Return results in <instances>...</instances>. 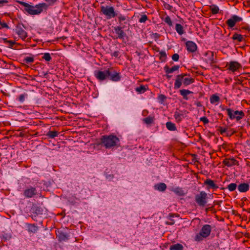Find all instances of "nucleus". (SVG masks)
<instances>
[{
	"mask_svg": "<svg viewBox=\"0 0 250 250\" xmlns=\"http://www.w3.org/2000/svg\"><path fill=\"white\" fill-rule=\"evenodd\" d=\"M179 56L178 54L175 53V54H174L172 56V59L174 61H178L179 60Z\"/></svg>",
	"mask_w": 250,
	"mask_h": 250,
	"instance_id": "nucleus-47",
	"label": "nucleus"
},
{
	"mask_svg": "<svg viewBox=\"0 0 250 250\" xmlns=\"http://www.w3.org/2000/svg\"><path fill=\"white\" fill-rule=\"evenodd\" d=\"M183 247L180 244H176L174 245H172L170 246L169 250H183Z\"/></svg>",
	"mask_w": 250,
	"mask_h": 250,
	"instance_id": "nucleus-31",
	"label": "nucleus"
},
{
	"mask_svg": "<svg viewBox=\"0 0 250 250\" xmlns=\"http://www.w3.org/2000/svg\"><path fill=\"white\" fill-rule=\"evenodd\" d=\"M123 27L120 26H115L114 28L115 33L118 35V37L116 38H119L123 39L125 36V33L123 30Z\"/></svg>",
	"mask_w": 250,
	"mask_h": 250,
	"instance_id": "nucleus-17",
	"label": "nucleus"
},
{
	"mask_svg": "<svg viewBox=\"0 0 250 250\" xmlns=\"http://www.w3.org/2000/svg\"><path fill=\"white\" fill-rule=\"evenodd\" d=\"M207 193L202 191L195 196V201L199 206L204 207L207 203Z\"/></svg>",
	"mask_w": 250,
	"mask_h": 250,
	"instance_id": "nucleus-7",
	"label": "nucleus"
},
{
	"mask_svg": "<svg viewBox=\"0 0 250 250\" xmlns=\"http://www.w3.org/2000/svg\"><path fill=\"white\" fill-rule=\"evenodd\" d=\"M164 6H165V7L168 10H171V9L172 8V6L170 5H169V4H167V3H165L164 4Z\"/></svg>",
	"mask_w": 250,
	"mask_h": 250,
	"instance_id": "nucleus-51",
	"label": "nucleus"
},
{
	"mask_svg": "<svg viewBox=\"0 0 250 250\" xmlns=\"http://www.w3.org/2000/svg\"><path fill=\"white\" fill-rule=\"evenodd\" d=\"M237 188V185L235 183H231L228 186L227 188L230 191H234Z\"/></svg>",
	"mask_w": 250,
	"mask_h": 250,
	"instance_id": "nucleus-38",
	"label": "nucleus"
},
{
	"mask_svg": "<svg viewBox=\"0 0 250 250\" xmlns=\"http://www.w3.org/2000/svg\"><path fill=\"white\" fill-rule=\"evenodd\" d=\"M180 93L185 100H188V95L192 93V92L189 90L181 89L180 90Z\"/></svg>",
	"mask_w": 250,
	"mask_h": 250,
	"instance_id": "nucleus-24",
	"label": "nucleus"
},
{
	"mask_svg": "<svg viewBox=\"0 0 250 250\" xmlns=\"http://www.w3.org/2000/svg\"><path fill=\"white\" fill-rule=\"evenodd\" d=\"M147 16L146 15H143L139 19V21L141 23H144L147 20Z\"/></svg>",
	"mask_w": 250,
	"mask_h": 250,
	"instance_id": "nucleus-45",
	"label": "nucleus"
},
{
	"mask_svg": "<svg viewBox=\"0 0 250 250\" xmlns=\"http://www.w3.org/2000/svg\"><path fill=\"white\" fill-rule=\"evenodd\" d=\"M220 100L219 96L213 94L210 98V102L211 104H215L218 103Z\"/></svg>",
	"mask_w": 250,
	"mask_h": 250,
	"instance_id": "nucleus-35",
	"label": "nucleus"
},
{
	"mask_svg": "<svg viewBox=\"0 0 250 250\" xmlns=\"http://www.w3.org/2000/svg\"><path fill=\"white\" fill-rule=\"evenodd\" d=\"M112 55L115 57H117L119 55V52L115 51L114 52H113Z\"/></svg>",
	"mask_w": 250,
	"mask_h": 250,
	"instance_id": "nucleus-53",
	"label": "nucleus"
},
{
	"mask_svg": "<svg viewBox=\"0 0 250 250\" xmlns=\"http://www.w3.org/2000/svg\"><path fill=\"white\" fill-rule=\"evenodd\" d=\"M120 142L119 139L115 135H103L100 139V144L106 148H111L117 146Z\"/></svg>",
	"mask_w": 250,
	"mask_h": 250,
	"instance_id": "nucleus-2",
	"label": "nucleus"
},
{
	"mask_svg": "<svg viewBox=\"0 0 250 250\" xmlns=\"http://www.w3.org/2000/svg\"><path fill=\"white\" fill-rule=\"evenodd\" d=\"M37 193V189L35 188L30 187L26 189L23 192V194L26 198H32Z\"/></svg>",
	"mask_w": 250,
	"mask_h": 250,
	"instance_id": "nucleus-15",
	"label": "nucleus"
},
{
	"mask_svg": "<svg viewBox=\"0 0 250 250\" xmlns=\"http://www.w3.org/2000/svg\"><path fill=\"white\" fill-rule=\"evenodd\" d=\"M26 226L27 227L28 232L30 233H35L38 229V227L35 224H26Z\"/></svg>",
	"mask_w": 250,
	"mask_h": 250,
	"instance_id": "nucleus-21",
	"label": "nucleus"
},
{
	"mask_svg": "<svg viewBox=\"0 0 250 250\" xmlns=\"http://www.w3.org/2000/svg\"><path fill=\"white\" fill-rule=\"evenodd\" d=\"M227 113L231 120L236 119L237 121H239L245 116V113L243 111L236 110L233 112L231 108H227Z\"/></svg>",
	"mask_w": 250,
	"mask_h": 250,
	"instance_id": "nucleus-6",
	"label": "nucleus"
},
{
	"mask_svg": "<svg viewBox=\"0 0 250 250\" xmlns=\"http://www.w3.org/2000/svg\"><path fill=\"white\" fill-rule=\"evenodd\" d=\"M166 99V97L164 95L161 94L158 96V100L161 102H164Z\"/></svg>",
	"mask_w": 250,
	"mask_h": 250,
	"instance_id": "nucleus-46",
	"label": "nucleus"
},
{
	"mask_svg": "<svg viewBox=\"0 0 250 250\" xmlns=\"http://www.w3.org/2000/svg\"><path fill=\"white\" fill-rule=\"evenodd\" d=\"M228 65L229 66L228 69L233 72L237 71L242 67L241 64L236 61H231Z\"/></svg>",
	"mask_w": 250,
	"mask_h": 250,
	"instance_id": "nucleus-12",
	"label": "nucleus"
},
{
	"mask_svg": "<svg viewBox=\"0 0 250 250\" xmlns=\"http://www.w3.org/2000/svg\"><path fill=\"white\" fill-rule=\"evenodd\" d=\"M166 127L170 131H175L176 130L175 125L170 122L166 123Z\"/></svg>",
	"mask_w": 250,
	"mask_h": 250,
	"instance_id": "nucleus-28",
	"label": "nucleus"
},
{
	"mask_svg": "<svg viewBox=\"0 0 250 250\" xmlns=\"http://www.w3.org/2000/svg\"><path fill=\"white\" fill-rule=\"evenodd\" d=\"M204 184L208 186V188L215 189L218 188V186L215 184L214 181L210 179H207Z\"/></svg>",
	"mask_w": 250,
	"mask_h": 250,
	"instance_id": "nucleus-19",
	"label": "nucleus"
},
{
	"mask_svg": "<svg viewBox=\"0 0 250 250\" xmlns=\"http://www.w3.org/2000/svg\"><path fill=\"white\" fill-rule=\"evenodd\" d=\"M179 68V65H174L171 68H169L168 66L166 65L164 67V70L167 74L171 73L174 71L178 70Z\"/></svg>",
	"mask_w": 250,
	"mask_h": 250,
	"instance_id": "nucleus-22",
	"label": "nucleus"
},
{
	"mask_svg": "<svg viewBox=\"0 0 250 250\" xmlns=\"http://www.w3.org/2000/svg\"><path fill=\"white\" fill-rule=\"evenodd\" d=\"M27 96L28 95L27 93H24L20 95L17 99L20 102L23 103L25 101V98H27Z\"/></svg>",
	"mask_w": 250,
	"mask_h": 250,
	"instance_id": "nucleus-37",
	"label": "nucleus"
},
{
	"mask_svg": "<svg viewBox=\"0 0 250 250\" xmlns=\"http://www.w3.org/2000/svg\"><path fill=\"white\" fill-rule=\"evenodd\" d=\"M163 20L168 26H172V22L169 16H167L165 18L163 19Z\"/></svg>",
	"mask_w": 250,
	"mask_h": 250,
	"instance_id": "nucleus-40",
	"label": "nucleus"
},
{
	"mask_svg": "<svg viewBox=\"0 0 250 250\" xmlns=\"http://www.w3.org/2000/svg\"><path fill=\"white\" fill-rule=\"evenodd\" d=\"M135 90L139 93H144L146 90V88L145 85H141L136 87Z\"/></svg>",
	"mask_w": 250,
	"mask_h": 250,
	"instance_id": "nucleus-36",
	"label": "nucleus"
},
{
	"mask_svg": "<svg viewBox=\"0 0 250 250\" xmlns=\"http://www.w3.org/2000/svg\"><path fill=\"white\" fill-rule=\"evenodd\" d=\"M46 2V4L47 5V8L48 6H52L54 5L58 0H43Z\"/></svg>",
	"mask_w": 250,
	"mask_h": 250,
	"instance_id": "nucleus-42",
	"label": "nucleus"
},
{
	"mask_svg": "<svg viewBox=\"0 0 250 250\" xmlns=\"http://www.w3.org/2000/svg\"><path fill=\"white\" fill-rule=\"evenodd\" d=\"M232 39L237 42H241L245 40L243 36L238 33H234L232 37Z\"/></svg>",
	"mask_w": 250,
	"mask_h": 250,
	"instance_id": "nucleus-25",
	"label": "nucleus"
},
{
	"mask_svg": "<svg viewBox=\"0 0 250 250\" xmlns=\"http://www.w3.org/2000/svg\"><path fill=\"white\" fill-rule=\"evenodd\" d=\"M8 2V1L6 0H0V4L6 3Z\"/></svg>",
	"mask_w": 250,
	"mask_h": 250,
	"instance_id": "nucleus-54",
	"label": "nucleus"
},
{
	"mask_svg": "<svg viewBox=\"0 0 250 250\" xmlns=\"http://www.w3.org/2000/svg\"><path fill=\"white\" fill-rule=\"evenodd\" d=\"M167 78L168 79H170L171 77V75H169L168 74H167V75L166 76Z\"/></svg>",
	"mask_w": 250,
	"mask_h": 250,
	"instance_id": "nucleus-58",
	"label": "nucleus"
},
{
	"mask_svg": "<svg viewBox=\"0 0 250 250\" xmlns=\"http://www.w3.org/2000/svg\"><path fill=\"white\" fill-rule=\"evenodd\" d=\"M223 164L228 167H231L234 165H238V162L233 158L225 159L223 161Z\"/></svg>",
	"mask_w": 250,
	"mask_h": 250,
	"instance_id": "nucleus-18",
	"label": "nucleus"
},
{
	"mask_svg": "<svg viewBox=\"0 0 250 250\" xmlns=\"http://www.w3.org/2000/svg\"><path fill=\"white\" fill-rule=\"evenodd\" d=\"M119 23H121L122 21L126 20V17L122 14H118L117 16Z\"/></svg>",
	"mask_w": 250,
	"mask_h": 250,
	"instance_id": "nucleus-44",
	"label": "nucleus"
},
{
	"mask_svg": "<svg viewBox=\"0 0 250 250\" xmlns=\"http://www.w3.org/2000/svg\"><path fill=\"white\" fill-rule=\"evenodd\" d=\"M206 55H208V58L207 60V61L210 64L213 63L214 62V59H213V53L211 51H208L206 54Z\"/></svg>",
	"mask_w": 250,
	"mask_h": 250,
	"instance_id": "nucleus-27",
	"label": "nucleus"
},
{
	"mask_svg": "<svg viewBox=\"0 0 250 250\" xmlns=\"http://www.w3.org/2000/svg\"><path fill=\"white\" fill-rule=\"evenodd\" d=\"M154 188L160 191L163 192L167 188V185L164 183H160L154 186Z\"/></svg>",
	"mask_w": 250,
	"mask_h": 250,
	"instance_id": "nucleus-23",
	"label": "nucleus"
},
{
	"mask_svg": "<svg viewBox=\"0 0 250 250\" xmlns=\"http://www.w3.org/2000/svg\"><path fill=\"white\" fill-rule=\"evenodd\" d=\"M109 78L110 80L113 82H118L121 80V75L120 73L116 71L113 68H109Z\"/></svg>",
	"mask_w": 250,
	"mask_h": 250,
	"instance_id": "nucleus-11",
	"label": "nucleus"
},
{
	"mask_svg": "<svg viewBox=\"0 0 250 250\" xmlns=\"http://www.w3.org/2000/svg\"><path fill=\"white\" fill-rule=\"evenodd\" d=\"M42 55V59L47 62L50 61L52 59L50 54L49 53H45Z\"/></svg>",
	"mask_w": 250,
	"mask_h": 250,
	"instance_id": "nucleus-41",
	"label": "nucleus"
},
{
	"mask_svg": "<svg viewBox=\"0 0 250 250\" xmlns=\"http://www.w3.org/2000/svg\"><path fill=\"white\" fill-rule=\"evenodd\" d=\"M167 58V54L165 51L160 52V59L162 62H165Z\"/></svg>",
	"mask_w": 250,
	"mask_h": 250,
	"instance_id": "nucleus-43",
	"label": "nucleus"
},
{
	"mask_svg": "<svg viewBox=\"0 0 250 250\" xmlns=\"http://www.w3.org/2000/svg\"><path fill=\"white\" fill-rule=\"evenodd\" d=\"M101 13L105 16L107 19H111L117 17L118 13L116 12L115 8L112 6H101Z\"/></svg>",
	"mask_w": 250,
	"mask_h": 250,
	"instance_id": "nucleus-5",
	"label": "nucleus"
},
{
	"mask_svg": "<svg viewBox=\"0 0 250 250\" xmlns=\"http://www.w3.org/2000/svg\"><path fill=\"white\" fill-rule=\"evenodd\" d=\"M172 191L179 196H182L184 195V191L181 188L176 187L173 189Z\"/></svg>",
	"mask_w": 250,
	"mask_h": 250,
	"instance_id": "nucleus-32",
	"label": "nucleus"
},
{
	"mask_svg": "<svg viewBox=\"0 0 250 250\" xmlns=\"http://www.w3.org/2000/svg\"><path fill=\"white\" fill-rule=\"evenodd\" d=\"M250 186L247 183H241L238 186V189L240 192H245L249 190Z\"/></svg>",
	"mask_w": 250,
	"mask_h": 250,
	"instance_id": "nucleus-20",
	"label": "nucleus"
},
{
	"mask_svg": "<svg viewBox=\"0 0 250 250\" xmlns=\"http://www.w3.org/2000/svg\"><path fill=\"white\" fill-rule=\"evenodd\" d=\"M188 112L186 111H175L174 114V117L177 123L180 122L183 119L187 116Z\"/></svg>",
	"mask_w": 250,
	"mask_h": 250,
	"instance_id": "nucleus-13",
	"label": "nucleus"
},
{
	"mask_svg": "<svg viewBox=\"0 0 250 250\" xmlns=\"http://www.w3.org/2000/svg\"><path fill=\"white\" fill-rule=\"evenodd\" d=\"M242 20L241 17L237 15H233L230 19L227 21L226 23L229 27L232 28L237 22L241 21Z\"/></svg>",
	"mask_w": 250,
	"mask_h": 250,
	"instance_id": "nucleus-10",
	"label": "nucleus"
},
{
	"mask_svg": "<svg viewBox=\"0 0 250 250\" xmlns=\"http://www.w3.org/2000/svg\"><path fill=\"white\" fill-rule=\"evenodd\" d=\"M17 2L24 6V10L30 15H39L43 11V9H47V5L43 2L37 4L35 6L20 0H18Z\"/></svg>",
	"mask_w": 250,
	"mask_h": 250,
	"instance_id": "nucleus-1",
	"label": "nucleus"
},
{
	"mask_svg": "<svg viewBox=\"0 0 250 250\" xmlns=\"http://www.w3.org/2000/svg\"><path fill=\"white\" fill-rule=\"evenodd\" d=\"M209 8L212 14H216L219 12V7L216 5H210Z\"/></svg>",
	"mask_w": 250,
	"mask_h": 250,
	"instance_id": "nucleus-34",
	"label": "nucleus"
},
{
	"mask_svg": "<svg viewBox=\"0 0 250 250\" xmlns=\"http://www.w3.org/2000/svg\"><path fill=\"white\" fill-rule=\"evenodd\" d=\"M19 136L21 137H23L25 136V134L22 132H20V133L19 134Z\"/></svg>",
	"mask_w": 250,
	"mask_h": 250,
	"instance_id": "nucleus-56",
	"label": "nucleus"
},
{
	"mask_svg": "<svg viewBox=\"0 0 250 250\" xmlns=\"http://www.w3.org/2000/svg\"><path fill=\"white\" fill-rule=\"evenodd\" d=\"M59 134V132L57 131H49L47 133L46 136L49 138L53 139L58 136Z\"/></svg>",
	"mask_w": 250,
	"mask_h": 250,
	"instance_id": "nucleus-30",
	"label": "nucleus"
},
{
	"mask_svg": "<svg viewBox=\"0 0 250 250\" xmlns=\"http://www.w3.org/2000/svg\"><path fill=\"white\" fill-rule=\"evenodd\" d=\"M212 227L210 225L206 224L203 226L199 233H197L194 238L195 241L200 242L208 237L211 233Z\"/></svg>",
	"mask_w": 250,
	"mask_h": 250,
	"instance_id": "nucleus-4",
	"label": "nucleus"
},
{
	"mask_svg": "<svg viewBox=\"0 0 250 250\" xmlns=\"http://www.w3.org/2000/svg\"><path fill=\"white\" fill-rule=\"evenodd\" d=\"M56 233L59 241H66L69 239L68 234L62 230H58Z\"/></svg>",
	"mask_w": 250,
	"mask_h": 250,
	"instance_id": "nucleus-14",
	"label": "nucleus"
},
{
	"mask_svg": "<svg viewBox=\"0 0 250 250\" xmlns=\"http://www.w3.org/2000/svg\"><path fill=\"white\" fill-rule=\"evenodd\" d=\"M227 130V129L226 128H223L222 127H220V128H219V131L220 132V133L221 134L226 132Z\"/></svg>",
	"mask_w": 250,
	"mask_h": 250,
	"instance_id": "nucleus-50",
	"label": "nucleus"
},
{
	"mask_svg": "<svg viewBox=\"0 0 250 250\" xmlns=\"http://www.w3.org/2000/svg\"><path fill=\"white\" fill-rule=\"evenodd\" d=\"M5 42H8L9 44V47L12 48L13 45L15 44V42L12 41H7L6 39H4Z\"/></svg>",
	"mask_w": 250,
	"mask_h": 250,
	"instance_id": "nucleus-48",
	"label": "nucleus"
},
{
	"mask_svg": "<svg viewBox=\"0 0 250 250\" xmlns=\"http://www.w3.org/2000/svg\"><path fill=\"white\" fill-rule=\"evenodd\" d=\"M175 30L176 32L178 33V34H179L180 35H182L185 33L183 26L179 23L176 24Z\"/></svg>",
	"mask_w": 250,
	"mask_h": 250,
	"instance_id": "nucleus-26",
	"label": "nucleus"
},
{
	"mask_svg": "<svg viewBox=\"0 0 250 250\" xmlns=\"http://www.w3.org/2000/svg\"><path fill=\"white\" fill-rule=\"evenodd\" d=\"M195 104L198 107H201L202 106L201 103L199 101L195 102Z\"/></svg>",
	"mask_w": 250,
	"mask_h": 250,
	"instance_id": "nucleus-52",
	"label": "nucleus"
},
{
	"mask_svg": "<svg viewBox=\"0 0 250 250\" xmlns=\"http://www.w3.org/2000/svg\"><path fill=\"white\" fill-rule=\"evenodd\" d=\"M109 68L104 70H96L94 71V76L99 81H103L109 78Z\"/></svg>",
	"mask_w": 250,
	"mask_h": 250,
	"instance_id": "nucleus-8",
	"label": "nucleus"
},
{
	"mask_svg": "<svg viewBox=\"0 0 250 250\" xmlns=\"http://www.w3.org/2000/svg\"><path fill=\"white\" fill-rule=\"evenodd\" d=\"M26 28L22 23H18L16 25L15 32L22 40H24L27 37V33L23 29Z\"/></svg>",
	"mask_w": 250,
	"mask_h": 250,
	"instance_id": "nucleus-9",
	"label": "nucleus"
},
{
	"mask_svg": "<svg viewBox=\"0 0 250 250\" xmlns=\"http://www.w3.org/2000/svg\"><path fill=\"white\" fill-rule=\"evenodd\" d=\"M113 178V175H109L108 176H106L107 179H112Z\"/></svg>",
	"mask_w": 250,
	"mask_h": 250,
	"instance_id": "nucleus-55",
	"label": "nucleus"
},
{
	"mask_svg": "<svg viewBox=\"0 0 250 250\" xmlns=\"http://www.w3.org/2000/svg\"><path fill=\"white\" fill-rule=\"evenodd\" d=\"M200 121H202L203 122H204V124H208V123L209 122V121L208 120V118L206 117H201L200 118Z\"/></svg>",
	"mask_w": 250,
	"mask_h": 250,
	"instance_id": "nucleus-49",
	"label": "nucleus"
},
{
	"mask_svg": "<svg viewBox=\"0 0 250 250\" xmlns=\"http://www.w3.org/2000/svg\"><path fill=\"white\" fill-rule=\"evenodd\" d=\"M174 223V222L173 220H172L171 222H167V224L168 225H173Z\"/></svg>",
	"mask_w": 250,
	"mask_h": 250,
	"instance_id": "nucleus-57",
	"label": "nucleus"
},
{
	"mask_svg": "<svg viewBox=\"0 0 250 250\" xmlns=\"http://www.w3.org/2000/svg\"><path fill=\"white\" fill-rule=\"evenodd\" d=\"M187 49L188 52H194L197 50V46L196 44L192 41H188L186 43Z\"/></svg>",
	"mask_w": 250,
	"mask_h": 250,
	"instance_id": "nucleus-16",
	"label": "nucleus"
},
{
	"mask_svg": "<svg viewBox=\"0 0 250 250\" xmlns=\"http://www.w3.org/2000/svg\"><path fill=\"white\" fill-rule=\"evenodd\" d=\"M187 76L186 74H181L180 75H178L176 76L175 83H174V88L178 89L179 88L182 83L187 86L188 85L194 83V80L193 78L188 77H186Z\"/></svg>",
	"mask_w": 250,
	"mask_h": 250,
	"instance_id": "nucleus-3",
	"label": "nucleus"
},
{
	"mask_svg": "<svg viewBox=\"0 0 250 250\" xmlns=\"http://www.w3.org/2000/svg\"><path fill=\"white\" fill-rule=\"evenodd\" d=\"M12 237V235L11 233H6L5 232H3V234L1 236L0 238L2 240L7 241L10 240Z\"/></svg>",
	"mask_w": 250,
	"mask_h": 250,
	"instance_id": "nucleus-33",
	"label": "nucleus"
},
{
	"mask_svg": "<svg viewBox=\"0 0 250 250\" xmlns=\"http://www.w3.org/2000/svg\"><path fill=\"white\" fill-rule=\"evenodd\" d=\"M34 57H30V56L26 57L25 58H24V59L23 60V62H24L25 63H32L34 62Z\"/></svg>",
	"mask_w": 250,
	"mask_h": 250,
	"instance_id": "nucleus-39",
	"label": "nucleus"
},
{
	"mask_svg": "<svg viewBox=\"0 0 250 250\" xmlns=\"http://www.w3.org/2000/svg\"><path fill=\"white\" fill-rule=\"evenodd\" d=\"M143 121L145 124L150 125L154 122V117L149 116L146 118H144Z\"/></svg>",
	"mask_w": 250,
	"mask_h": 250,
	"instance_id": "nucleus-29",
	"label": "nucleus"
}]
</instances>
